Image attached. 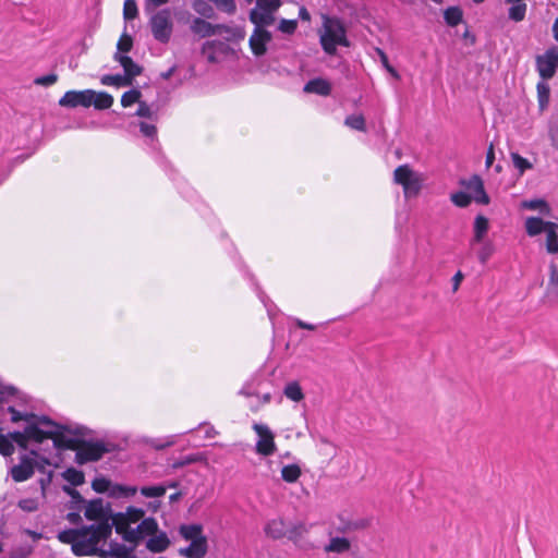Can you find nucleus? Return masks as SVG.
I'll return each instance as SVG.
<instances>
[{
    "instance_id": "obj_1",
    "label": "nucleus",
    "mask_w": 558,
    "mask_h": 558,
    "mask_svg": "<svg viewBox=\"0 0 558 558\" xmlns=\"http://www.w3.org/2000/svg\"><path fill=\"white\" fill-rule=\"evenodd\" d=\"M141 134L146 138V145L154 154L156 162L162 168V170L169 175V178L175 182V186L179 193L190 202H193L197 194L195 190L187 184L184 179L175 178V170L172 168L170 162L159 151V142L157 138V128L153 123L141 121L138 124Z\"/></svg>"
},
{
    "instance_id": "obj_2",
    "label": "nucleus",
    "mask_w": 558,
    "mask_h": 558,
    "mask_svg": "<svg viewBox=\"0 0 558 558\" xmlns=\"http://www.w3.org/2000/svg\"><path fill=\"white\" fill-rule=\"evenodd\" d=\"M319 44L328 56H336L337 48L351 46L344 23L337 16L323 15L322 28L318 31Z\"/></svg>"
},
{
    "instance_id": "obj_3",
    "label": "nucleus",
    "mask_w": 558,
    "mask_h": 558,
    "mask_svg": "<svg viewBox=\"0 0 558 558\" xmlns=\"http://www.w3.org/2000/svg\"><path fill=\"white\" fill-rule=\"evenodd\" d=\"M149 14L150 19L148 25L154 39L160 44H168L173 32V22L170 10L161 9Z\"/></svg>"
},
{
    "instance_id": "obj_4",
    "label": "nucleus",
    "mask_w": 558,
    "mask_h": 558,
    "mask_svg": "<svg viewBox=\"0 0 558 558\" xmlns=\"http://www.w3.org/2000/svg\"><path fill=\"white\" fill-rule=\"evenodd\" d=\"M76 449L75 462L80 465L99 461L105 453L110 451L102 440L81 439L77 442Z\"/></svg>"
},
{
    "instance_id": "obj_5",
    "label": "nucleus",
    "mask_w": 558,
    "mask_h": 558,
    "mask_svg": "<svg viewBox=\"0 0 558 558\" xmlns=\"http://www.w3.org/2000/svg\"><path fill=\"white\" fill-rule=\"evenodd\" d=\"M535 68L544 81L553 78L558 70V47L551 46L535 58Z\"/></svg>"
},
{
    "instance_id": "obj_6",
    "label": "nucleus",
    "mask_w": 558,
    "mask_h": 558,
    "mask_svg": "<svg viewBox=\"0 0 558 558\" xmlns=\"http://www.w3.org/2000/svg\"><path fill=\"white\" fill-rule=\"evenodd\" d=\"M253 429L259 437L255 446L256 452L264 457L272 456L277 450L274 433L267 425L258 423L254 424Z\"/></svg>"
},
{
    "instance_id": "obj_7",
    "label": "nucleus",
    "mask_w": 558,
    "mask_h": 558,
    "mask_svg": "<svg viewBox=\"0 0 558 558\" xmlns=\"http://www.w3.org/2000/svg\"><path fill=\"white\" fill-rule=\"evenodd\" d=\"M112 513L110 502H105L102 498H95L86 502L84 515L90 521L109 522L112 518Z\"/></svg>"
},
{
    "instance_id": "obj_8",
    "label": "nucleus",
    "mask_w": 558,
    "mask_h": 558,
    "mask_svg": "<svg viewBox=\"0 0 558 558\" xmlns=\"http://www.w3.org/2000/svg\"><path fill=\"white\" fill-rule=\"evenodd\" d=\"M93 96H96V92L93 89L68 90L60 98L59 105L64 108H76V107L88 108L92 106Z\"/></svg>"
},
{
    "instance_id": "obj_9",
    "label": "nucleus",
    "mask_w": 558,
    "mask_h": 558,
    "mask_svg": "<svg viewBox=\"0 0 558 558\" xmlns=\"http://www.w3.org/2000/svg\"><path fill=\"white\" fill-rule=\"evenodd\" d=\"M460 184L464 186L472 199L481 205H487L490 202L489 196L487 195L484 182L478 174H473L469 179H462Z\"/></svg>"
},
{
    "instance_id": "obj_10",
    "label": "nucleus",
    "mask_w": 558,
    "mask_h": 558,
    "mask_svg": "<svg viewBox=\"0 0 558 558\" xmlns=\"http://www.w3.org/2000/svg\"><path fill=\"white\" fill-rule=\"evenodd\" d=\"M190 29L193 34L202 38L210 37L222 32H230V27L225 24H211L202 17H193L190 23Z\"/></svg>"
},
{
    "instance_id": "obj_11",
    "label": "nucleus",
    "mask_w": 558,
    "mask_h": 558,
    "mask_svg": "<svg viewBox=\"0 0 558 558\" xmlns=\"http://www.w3.org/2000/svg\"><path fill=\"white\" fill-rule=\"evenodd\" d=\"M158 532V523L155 518L149 517L141 521V523L131 530L125 536V542L137 545L145 536L155 535Z\"/></svg>"
},
{
    "instance_id": "obj_12",
    "label": "nucleus",
    "mask_w": 558,
    "mask_h": 558,
    "mask_svg": "<svg viewBox=\"0 0 558 558\" xmlns=\"http://www.w3.org/2000/svg\"><path fill=\"white\" fill-rule=\"evenodd\" d=\"M229 49L226 41L219 39L207 40L202 46V54L209 63H217L222 56L229 52Z\"/></svg>"
},
{
    "instance_id": "obj_13",
    "label": "nucleus",
    "mask_w": 558,
    "mask_h": 558,
    "mask_svg": "<svg viewBox=\"0 0 558 558\" xmlns=\"http://www.w3.org/2000/svg\"><path fill=\"white\" fill-rule=\"evenodd\" d=\"M271 40V34L266 28H255L250 37L252 52L256 57L264 56L267 51V44Z\"/></svg>"
},
{
    "instance_id": "obj_14",
    "label": "nucleus",
    "mask_w": 558,
    "mask_h": 558,
    "mask_svg": "<svg viewBox=\"0 0 558 558\" xmlns=\"http://www.w3.org/2000/svg\"><path fill=\"white\" fill-rule=\"evenodd\" d=\"M36 462L31 457L24 454L21 457V462L11 469V476L15 482H24L31 478L34 474Z\"/></svg>"
},
{
    "instance_id": "obj_15",
    "label": "nucleus",
    "mask_w": 558,
    "mask_h": 558,
    "mask_svg": "<svg viewBox=\"0 0 558 558\" xmlns=\"http://www.w3.org/2000/svg\"><path fill=\"white\" fill-rule=\"evenodd\" d=\"M114 60L120 63L124 70V77L129 78L130 85L135 76L142 73V66L138 65L133 59L126 54L116 53Z\"/></svg>"
},
{
    "instance_id": "obj_16",
    "label": "nucleus",
    "mask_w": 558,
    "mask_h": 558,
    "mask_svg": "<svg viewBox=\"0 0 558 558\" xmlns=\"http://www.w3.org/2000/svg\"><path fill=\"white\" fill-rule=\"evenodd\" d=\"M331 84L323 78V77H315L310 81H307L303 87V92L307 94H316L319 96H329L331 94Z\"/></svg>"
},
{
    "instance_id": "obj_17",
    "label": "nucleus",
    "mask_w": 558,
    "mask_h": 558,
    "mask_svg": "<svg viewBox=\"0 0 558 558\" xmlns=\"http://www.w3.org/2000/svg\"><path fill=\"white\" fill-rule=\"evenodd\" d=\"M97 522V524L82 526V529H86V536L89 535L87 538H93L94 536L96 537V544H98L102 539L106 541L111 536V526L109 525V522Z\"/></svg>"
},
{
    "instance_id": "obj_18",
    "label": "nucleus",
    "mask_w": 558,
    "mask_h": 558,
    "mask_svg": "<svg viewBox=\"0 0 558 558\" xmlns=\"http://www.w3.org/2000/svg\"><path fill=\"white\" fill-rule=\"evenodd\" d=\"M54 436H52L50 439L53 441V447L59 450H75L77 448V442L81 440L80 438H70L66 437L63 433L64 429H53Z\"/></svg>"
},
{
    "instance_id": "obj_19",
    "label": "nucleus",
    "mask_w": 558,
    "mask_h": 558,
    "mask_svg": "<svg viewBox=\"0 0 558 558\" xmlns=\"http://www.w3.org/2000/svg\"><path fill=\"white\" fill-rule=\"evenodd\" d=\"M52 430L53 429L45 430L40 428L37 423H29L25 426V434L27 435V438L36 444H41L45 439H50L54 436V432Z\"/></svg>"
},
{
    "instance_id": "obj_20",
    "label": "nucleus",
    "mask_w": 558,
    "mask_h": 558,
    "mask_svg": "<svg viewBox=\"0 0 558 558\" xmlns=\"http://www.w3.org/2000/svg\"><path fill=\"white\" fill-rule=\"evenodd\" d=\"M82 539H77L76 543H73V547H72V551L75 556H92L94 554H96V551L98 550V548L96 547V543H95V539L96 537L94 536L93 538H85V537H81Z\"/></svg>"
},
{
    "instance_id": "obj_21",
    "label": "nucleus",
    "mask_w": 558,
    "mask_h": 558,
    "mask_svg": "<svg viewBox=\"0 0 558 558\" xmlns=\"http://www.w3.org/2000/svg\"><path fill=\"white\" fill-rule=\"evenodd\" d=\"M170 545V539L166 532H160L158 535H151L146 542V548L151 553H162Z\"/></svg>"
},
{
    "instance_id": "obj_22",
    "label": "nucleus",
    "mask_w": 558,
    "mask_h": 558,
    "mask_svg": "<svg viewBox=\"0 0 558 558\" xmlns=\"http://www.w3.org/2000/svg\"><path fill=\"white\" fill-rule=\"evenodd\" d=\"M250 20L255 28H265L274 23V15L256 7L251 11Z\"/></svg>"
},
{
    "instance_id": "obj_23",
    "label": "nucleus",
    "mask_w": 558,
    "mask_h": 558,
    "mask_svg": "<svg viewBox=\"0 0 558 558\" xmlns=\"http://www.w3.org/2000/svg\"><path fill=\"white\" fill-rule=\"evenodd\" d=\"M550 221H544L539 217H529L525 220V230L526 233L531 236L542 234L546 228H550Z\"/></svg>"
},
{
    "instance_id": "obj_24",
    "label": "nucleus",
    "mask_w": 558,
    "mask_h": 558,
    "mask_svg": "<svg viewBox=\"0 0 558 558\" xmlns=\"http://www.w3.org/2000/svg\"><path fill=\"white\" fill-rule=\"evenodd\" d=\"M35 423H37L39 427L41 425H44V426L53 427V429H57V428L64 429V430H66V433L73 434V435H84L83 427H77L75 429H71L68 425H63V424H59V423L54 422L48 415H38L37 421Z\"/></svg>"
},
{
    "instance_id": "obj_25",
    "label": "nucleus",
    "mask_w": 558,
    "mask_h": 558,
    "mask_svg": "<svg viewBox=\"0 0 558 558\" xmlns=\"http://www.w3.org/2000/svg\"><path fill=\"white\" fill-rule=\"evenodd\" d=\"M350 548H351V543L348 538L337 536V537L330 538L329 544L324 547V550L326 553L342 554V553L350 550Z\"/></svg>"
},
{
    "instance_id": "obj_26",
    "label": "nucleus",
    "mask_w": 558,
    "mask_h": 558,
    "mask_svg": "<svg viewBox=\"0 0 558 558\" xmlns=\"http://www.w3.org/2000/svg\"><path fill=\"white\" fill-rule=\"evenodd\" d=\"M80 537H86V529H68L59 532L58 539L64 544L76 543Z\"/></svg>"
},
{
    "instance_id": "obj_27",
    "label": "nucleus",
    "mask_w": 558,
    "mask_h": 558,
    "mask_svg": "<svg viewBox=\"0 0 558 558\" xmlns=\"http://www.w3.org/2000/svg\"><path fill=\"white\" fill-rule=\"evenodd\" d=\"M265 533L274 539H279L287 535V529L282 520H272L265 526Z\"/></svg>"
},
{
    "instance_id": "obj_28",
    "label": "nucleus",
    "mask_w": 558,
    "mask_h": 558,
    "mask_svg": "<svg viewBox=\"0 0 558 558\" xmlns=\"http://www.w3.org/2000/svg\"><path fill=\"white\" fill-rule=\"evenodd\" d=\"M181 536L186 541L197 539L198 537H206L203 535L202 524H183L179 530Z\"/></svg>"
},
{
    "instance_id": "obj_29",
    "label": "nucleus",
    "mask_w": 558,
    "mask_h": 558,
    "mask_svg": "<svg viewBox=\"0 0 558 558\" xmlns=\"http://www.w3.org/2000/svg\"><path fill=\"white\" fill-rule=\"evenodd\" d=\"M444 20L448 26L456 27L463 20V12L460 7H449L444 12Z\"/></svg>"
},
{
    "instance_id": "obj_30",
    "label": "nucleus",
    "mask_w": 558,
    "mask_h": 558,
    "mask_svg": "<svg viewBox=\"0 0 558 558\" xmlns=\"http://www.w3.org/2000/svg\"><path fill=\"white\" fill-rule=\"evenodd\" d=\"M130 524L131 523L129 522L128 518L123 517V519H120L117 517V512L112 513V518L109 521L111 529L114 527L116 532L122 535L123 541H125V536L132 530L130 529Z\"/></svg>"
},
{
    "instance_id": "obj_31",
    "label": "nucleus",
    "mask_w": 558,
    "mask_h": 558,
    "mask_svg": "<svg viewBox=\"0 0 558 558\" xmlns=\"http://www.w3.org/2000/svg\"><path fill=\"white\" fill-rule=\"evenodd\" d=\"M136 492L137 489L134 486H125L111 483V488H109L108 495L111 498L132 497L136 494Z\"/></svg>"
},
{
    "instance_id": "obj_32",
    "label": "nucleus",
    "mask_w": 558,
    "mask_h": 558,
    "mask_svg": "<svg viewBox=\"0 0 558 558\" xmlns=\"http://www.w3.org/2000/svg\"><path fill=\"white\" fill-rule=\"evenodd\" d=\"M192 8L199 15L198 17L213 19L215 16V10L207 0H194Z\"/></svg>"
},
{
    "instance_id": "obj_33",
    "label": "nucleus",
    "mask_w": 558,
    "mask_h": 558,
    "mask_svg": "<svg viewBox=\"0 0 558 558\" xmlns=\"http://www.w3.org/2000/svg\"><path fill=\"white\" fill-rule=\"evenodd\" d=\"M511 7L508 10V17L510 21L515 23L521 22L525 19L527 5L524 2L510 3Z\"/></svg>"
},
{
    "instance_id": "obj_34",
    "label": "nucleus",
    "mask_w": 558,
    "mask_h": 558,
    "mask_svg": "<svg viewBox=\"0 0 558 558\" xmlns=\"http://www.w3.org/2000/svg\"><path fill=\"white\" fill-rule=\"evenodd\" d=\"M62 477L74 487L81 486L85 483L84 472L74 468H68L62 473Z\"/></svg>"
},
{
    "instance_id": "obj_35",
    "label": "nucleus",
    "mask_w": 558,
    "mask_h": 558,
    "mask_svg": "<svg viewBox=\"0 0 558 558\" xmlns=\"http://www.w3.org/2000/svg\"><path fill=\"white\" fill-rule=\"evenodd\" d=\"M536 89L539 109L544 110L548 106L550 97V88L547 81L542 80L538 82Z\"/></svg>"
},
{
    "instance_id": "obj_36",
    "label": "nucleus",
    "mask_w": 558,
    "mask_h": 558,
    "mask_svg": "<svg viewBox=\"0 0 558 558\" xmlns=\"http://www.w3.org/2000/svg\"><path fill=\"white\" fill-rule=\"evenodd\" d=\"M371 525V520L366 518L347 521L340 529L342 533H351L366 530Z\"/></svg>"
},
{
    "instance_id": "obj_37",
    "label": "nucleus",
    "mask_w": 558,
    "mask_h": 558,
    "mask_svg": "<svg viewBox=\"0 0 558 558\" xmlns=\"http://www.w3.org/2000/svg\"><path fill=\"white\" fill-rule=\"evenodd\" d=\"M189 547L192 548L191 550L194 558H204L208 550L207 537H198L197 539L191 541Z\"/></svg>"
},
{
    "instance_id": "obj_38",
    "label": "nucleus",
    "mask_w": 558,
    "mask_h": 558,
    "mask_svg": "<svg viewBox=\"0 0 558 558\" xmlns=\"http://www.w3.org/2000/svg\"><path fill=\"white\" fill-rule=\"evenodd\" d=\"M112 104L113 97L106 92L96 93V96H93L92 105L98 110L109 109Z\"/></svg>"
},
{
    "instance_id": "obj_39",
    "label": "nucleus",
    "mask_w": 558,
    "mask_h": 558,
    "mask_svg": "<svg viewBox=\"0 0 558 558\" xmlns=\"http://www.w3.org/2000/svg\"><path fill=\"white\" fill-rule=\"evenodd\" d=\"M301 474V468L298 464H288L281 470V477L287 483H295Z\"/></svg>"
},
{
    "instance_id": "obj_40",
    "label": "nucleus",
    "mask_w": 558,
    "mask_h": 558,
    "mask_svg": "<svg viewBox=\"0 0 558 558\" xmlns=\"http://www.w3.org/2000/svg\"><path fill=\"white\" fill-rule=\"evenodd\" d=\"M145 515V511L142 508H136L133 506H129L125 512H117V517L120 519L128 518L130 523H135L140 520H143Z\"/></svg>"
},
{
    "instance_id": "obj_41",
    "label": "nucleus",
    "mask_w": 558,
    "mask_h": 558,
    "mask_svg": "<svg viewBox=\"0 0 558 558\" xmlns=\"http://www.w3.org/2000/svg\"><path fill=\"white\" fill-rule=\"evenodd\" d=\"M135 546L136 545L128 547L123 544L111 542L109 544L110 549L108 550V554H111V557L113 558H128V555L133 553Z\"/></svg>"
},
{
    "instance_id": "obj_42",
    "label": "nucleus",
    "mask_w": 558,
    "mask_h": 558,
    "mask_svg": "<svg viewBox=\"0 0 558 558\" xmlns=\"http://www.w3.org/2000/svg\"><path fill=\"white\" fill-rule=\"evenodd\" d=\"M283 393L287 398H289L292 401L299 402L303 400L304 393L302 391V388L298 381H291L289 383L283 390Z\"/></svg>"
},
{
    "instance_id": "obj_43",
    "label": "nucleus",
    "mask_w": 558,
    "mask_h": 558,
    "mask_svg": "<svg viewBox=\"0 0 558 558\" xmlns=\"http://www.w3.org/2000/svg\"><path fill=\"white\" fill-rule=\"evenodd\" d=\"M415 175L408 165H401L395 170V181L400 185H405Z\"/></svg>"
},
{
    "instance_id": "obj_44",
    "label": "nucleus",
    "mask_w": 558,
    "mask_h": 558,
    "mask_svg": "<svg viewBox=\"0 0 558 558\" xmlns=\"http://www.w3.org/2000/svg\"><path fill=\"white\" fill-rule=\"evenodd\" d=\"M344 125L355 131L366 132V122L362 114L348 116L344 120Z\"/></svg>"
},
{
    "instance_id": "obj_45",
    "label": "nucleus",
    "mask_w": 558,
    "mask_h": 558,
    "mask_svg": "<svg viewBox=\"0 0 558 558\" xmlns=\"http://www.w3.org/2000/svg\"><path fill=\"white\" fill-rule=\"evenodd\" d=\"M522 207L530 210H539L542 214L549 213V205L543 198H534L522 202Z\"/></svg>"
},
{
    "instance_id": "obj_46",
    "label": "nucleus",
    "mask_w": 558,
    "mask_h": 558,
    "mask_svg": "<svg viewBox=\"0 0 558 558\" xmlns=\"http://www.w3.org/2000/svg\"><path fill=\"white\" fill-rule=\"evenodd\" d=\"M100 83L107 86L130 85L129 78H125L122 74H106L100 78Z\"/></svg>"
},
{
    "instance_id": "obj_47",
    "label": "nucleus",
    "mask_w": 558,
    "mask_h": 558,
    "mask_svg": "<svg viewBox=\"0 0 558 558\" xmlns=\"http://www.w3.org/2000/svg\"><path fill=\"white\" fill-rule=\"evenodd\" d=\"M510 157H511L513 167L519 171L520 174H523L526 170H530L533 168L532 162H530V160L522 157L518 153H511Z\"/></svg>"
},
{
    "instance_id": "obj_48",
    "label": "nucleus",
    "mask_w": 558,
    "mask_h": 558,
    "mask_svg": "<svg viewBox=\"0 0 558 558\" xmlns=\"http://www.w3.org/2000/svg\"><path fill=\"white\" fill-rule=\"evenodd\" d=\"M62 489H63V492L66 495H69L72 498V501H71V505H70L71 509H78V505H85L86 504L85 498L75 488H73L71 486H68V485H64L62 487Z\"/></svg>"
},
{
    "instance_id": "obj_49",
    "label": "nucleus",
    "mask_w": 558,
    "mask_h": 558,
    "mask_svg": "<svg viewBox=\"0 0 558 558\" xmlns=\"http://www.w3.org/2000/svg\"><path fill=\"white\" fill-rule=\"evenodd\" d=\"M2 428L0 427V453L3 457H10L14 453V445L11 442V439L8 434L2 433Z\"/></svg>"
},
{
    "instance_id": "obj_50",
    "label": "nucleus",
    "mask_w": 558,
    "mask_h": 558,
    "mask_svg": "<svg viewBox=\"0 0 558 558\" xmlns=\"http://www.w3.org/2000/svg\"><path fill=\"white\" fill-rule=\"evenodd\" d=\"M450 199L456 206L461 208L468 207L473 201L472 196H470L468 192L463 191L452 193Z\"/></svg>"
},
{
    "instance_id": "obj_51",
    "label": "nucleus",
    "mask_w": 558,
    "mask_h": 558,
    "mask_svg": "<svg viewBox=\"0 0 558 558\" xmlns=\"http://www.w3.org/2000/svg\"><path fill=\"white\" fill-rule=\"evenodd\" d=\"M167 486L163 485H155V486H143L141 488V494L147 498H156L161 497L166 494Z\"/></svg>"
},
{
    "instance_id": "obj_52",
    "label": "nucleus",
    "mask_w": 558,
    "mask_h": 558,
    "mask_svg": "<svg viewBox=\"0 0 558 558\" xmlns=\"http://www.w3.org/2000/svg\"><path fill=\"white\" fill-rule=\"evenodd\" d=\"M141 96H142L141 90L135 89V88L125 92L121 97L122 107L126 108V107L132 106L135 102H140Z\"/></svg>"
},
{
    "instance_id": "obj_53",
    "label": "nucleus",
    "mask_w": 558,
    "mask_h": 558,
    "mask_svg": "<svg viewBox=\"0 0 558 558\" xmlns=\"http://www.w3.org/2000/svg\"><path fill=\"white\" fill-rule=\"evenodd\" d=\"M204 460V457L199 453H195V454H189L182 459H179L177 461H174L171 465V468L173 470H178V469H181L185 465H190V464H193V463H196V462H201Z\"/></svg>"
},
{
    "instance_id": "obj_54",
    "label": "nucleus",
    "mask_w": 558,
    "mask_h": 558,
    "mask_svg": "<svg viewBox=\"0 0 558 558\" xmlns=\"http://www.w3.org/2000/svg\"><path fill=\"white\" fill-rule=\"evenodd\" d=\"M488 220L484 216H477L474 221V235L477 241L487 232Z\"/></svg>"
},
{
    "instance_id": "obj_55",
    "label": "nucleus",
    "mask_w": 558,
    "mask_h": 558,
    "mask_svg": "<svg viewBox=\"0 0 558 558\" xmlns=\"http://www.w3.org/2000/svg\"><path fill=\"white\" fill-rule=\"evenodd\" d=\"M92 488L98 494L109 493V488H111V481L104 476L96 477L92 482Z\"/></svg>"
},
{
    "instance_id": "obj_56",
    "label": "nucleus",
    "mask_w": 558,
    "mask_h": 558,
    "mask_svg": "<svg viewBox=\"0 0 558 558\" xmlns=\"http://www.w3.org/2000/svg\"><path fill=\"white\" fill-rule=\"evenodd\" d=\"M281 5V0H256V7L270 13L274 15L279 7Z\"/></svg>"
},
{
    "instance_id": "obj_57",
    "label": "nucleus",
    "mask_w": 558,
    "mask_h": 558,
    "mask_svg": "<svg viewBox=\"0 0 558 558\" xmlns=\"http://www.w3.org/2000/svg\"><path fill=\"white\" fill-rule=\"evenodd\" d=\"M305 533H307V527L303 523H299L296 525L287 529V537L291 541L296 542L301 538Z\"/></svg>"
},
{
    "instance_id": "obj_58",
    "label": "nucleus",
    "mask_w": 558,
    "mask_h": 558,
    "mask_svg": "<svg viewBox=\"0 0 558 558\" xmlns=\"http://www.w3.org/2000/svg\"><path fill=\"white\" fill-rule=\"evenodd\" d=\"M404 195L407 197L415 196L418 194L421 190V183L417 178L411 179L409 182L405 183V185H402Z\"/></svg>"
},
{
    "instance_id": "obj_59",
    "label": "nucleus",
    "mask_w": 558,
    "mask_h": 558,
    "mask_svg": "<svg viewBox=\"0 0 558 558\" xmlns=\"http://www.w3.org/2000/svg\"><path fill=\"white\" fill-rule=\"evenodd\" d=\"M138 10L135 0H125L123 5V16L125 20H133L137 16Z\"/></svg>"
},
{
    "instance_id": "obj_60",
    "label": "nucleus",
    "mask_w": 558,
    "mask_h": 558,
    "mask_svg": "<svg viewBox=\"0 0 558 558\" xmlns=\"http://www.w3.org/2000/svg\"><path fill=\"white\" fill-rule=\"evenodd\" d=\"M135 114L141 118H146L149 120H154L156 118V112L153 111L151 108L145 101L138 102V108Z\"/></svg>"
},
{
    "instance_id": "obj_61",
    "label": "nucleus",
    "mask_w": 558,
    "mask_h": 558,
    "mask_svg": "<svg viewBox=\"0 0 558 558\" xmlns=\"http://www.w3.org/2000/svg\"><path fill=\"white\" fill-rule=\"evenodd\" d=\"M219 10L226 12V13H234L236 10L235 1L234 0H211Z\"/></svg>"
},
{
    "instance_id": "obj_62",
    "label": "nucleus",
    "mask_w": 558,
    "mask_h": 558,
    "mask_svg": "<svg viewBox=\"0 0 558 558\" xmlns=\"http://www.w3.org/2000/svg\"><path fill=\"white\" fill-rule=\"evenodd\" d=\"M384 68L396 78H399L398 71L389 63L386 52L379 48L376 49Z\"/></svg>"
},
{
    "instance_id": "obj_63",
    "label": "nucleus",
    "mask_w": 558,
    "mask_h": 558,
    "mask_svg": "<svg viewBox=\"0 0 558 558\" xmlns=\"http://www.w3.org/2000/svg\"><path fill=\"white\" fill-rule=\"evenodd\" d=\"M58 81V75L50 73L47 75L38 76L34 80V83L39 86L49 87Z\"/></svg>"
},
{
    "instance_id": "obj_64",
    "label": "nucleus",
    "mask_w": 558,
    "mask_h": 558,
    "mask_svg": "<svg viewBox=\"0 0 558 558\" xmlns=\"http://www.w3.org/2000/svg\"><path fill=\"white\" fill-rule=\"evenodd\" d=\"M298 27V22L295 20H281L279 23V31L284 34H293Z\"/></svg>"
}]
</instances>
